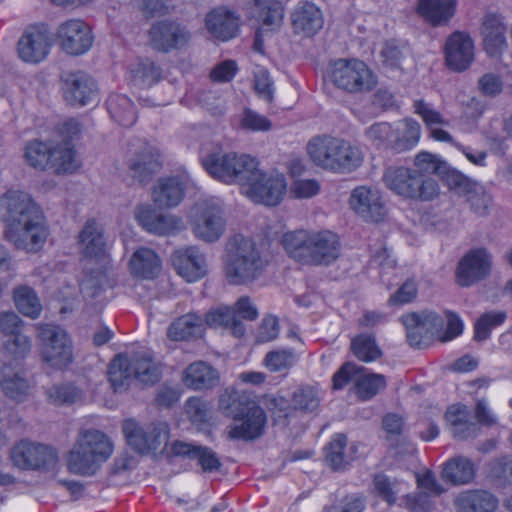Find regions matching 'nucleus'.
Segmentation results:
<instances>
[{
  "mask_svg": "<svg viewBox=\"0 0 512 512\" xmlns=\"http://www.w3.org/2000/svg\"><path fill=\"white\" fill-rule=\"evenodd\" d=\"M282 245L292 259L308 266H329L341 253L339 236L330 230L290 231L283 235Z\"/></svg>",
  "mask_w": 512,
  "mask_h": 512,
  "instance_id": "1",
  "label": "nucleus"
},
{
  "mask_svg": "<svg viewBox=\"0 0 512 512\" xmlns=\"http://www.w3.org/2000/svg\"><path fill=\"white\" fill-rule=\"evenodd\" d=\"M307 153L317 167L339 174L351 173L363 162L359 147L327 134L312 137L307 143Z\"/></svg>",
  "mask_w": 512,
  "mask_h": 512,
  "instance_id": "2",
  "label": "nucleus"
},
{
  "mask_svg": "<svg viewBox=\"0 0 512 512\" xmlns=\"http://www.w3.org/2000/svg\"><path fill=\"white\" fill-rule=\"evenodd\" d=\"M225 277L229 284L247 285L264 273L269 261L250 238L235 235L227 244Z\"/></svg>",
  "mask_w": 512,
  "mask_h": 512,
  "instance_id": "3",
  "label": "nucleus"
},
{
  "mask_svg": "<svg viewBox=\"0 0 512 512\" xmlns=\"http://www.w3.org/2000/svg\"><path fill=\"white\" fill-rule=\"evenodd\" d=\"M160 376L159 364L148 350L118 354L108 369V379L114 392L126 391L133 381L153 385Z\"/></svg>",
  "mask_w": 512,
  "mask_h": 512,
  "instance_id": "4",
  "label": "nucleus"
},
{
  "mask_svg": "<svg viewBox=\"0 0 512 512\" xmlns=\"http://www.w3.org/2000/svg\"><path fill=\"white\" fill-rule=\"evenodd\" d=\"M112 452L113 445L103 432L96 429L82 430L69 452L68 468L74 474L93 475Z\"/></svg>",
  "mask_w": 512,
  "mask_h": 512,
  "instance_id": "5",
  "label": "nucleus"
},
{
  "mask_svg": "<svg viewBox=\"0 0 512 512\" xmlns=\"http://www.w3.org/2000/svg\"><path fill=\"white\" fill-rule=\"evenodd\" d=\"M383 182L392 192L408 200L432 201L440 193L439 184L435 179L412 167H388L384 171Z\"/></svg>",
  "mask_w": 512,
  "mask_h": 512,
  "instance_id": "6",
  "label": "nucleus"
},
{
  "mask_svg": "<svg viewBox=\"0 0 512 512\" xmlns=\"http://www.w3.org/2000/svg\"><path fill=\"white\" fill-rule=\"evenodd\" d=\"M33 327L39 343L40 356L45 364L53 369L62 370L72 363V342L61 326L37 323Z\"/></svg>",
  "mask_w": 512,
  "mask_h": 512,
  "instance_id": "7",
  "label": "nucleus"
},
{
  "mask_svg": "<svg viewBox=\"0 0 512 512\" xmlns=\"http://www.w3.org/2000/svg\"><path fill=\"white\" fill-rule=\"evenodd\" d=\"M327 77L335 87L351 94L370 92L377 84V77L368 65L354 58L332 62Z\"/></svg>",
  "mask_w": 512,
  "mask_h": 512,
  "instance_id": "8",
  "label": "nucleus"
},
{
  "mask_svg": "<svg viewBox=\"0 0 512 512\" xmlns=\"http://www.w3.org/2000/svg\"><path fill=\"white\" fill-rule=\"evenodd\" d=\"M3 233L15 249L34 254L44 246L49 230L39 213L23 220H6Z\"/></svg>",
  "mask_w": 512,
  "mask_h": 512,
  "instance_id": "9",
  "label": "nucleus"
},
{
  "mask_svg": "<svg viewBox=\"0 0 512 512\" xmlns=\"http://www.w3.org/2000/svg\"><path fill=\"white\" fill-rule=\"evenodd\" d=\"M123 432L129 446L138 453L146 454L166 445L169 427L165 422L141 426L135 420L128 419L123 423Z\"/></svg>",
  "mask_w": 512,
  "mask_h": 512,
  "instance_id": "10",
  "label": "nucleus"
},
{
  "mask_svg": "<svg viewBox=\"0 0 512 512\" xmlns=\"http://www.w3.org/2000/svg\"><path fill=\"white\" fill-rule=\"evenodd\" d=\"M191 224L198 239L208 243L215 242L225 230L223 211L213 201H202L196 204L193 210Z\"/></svg>",
  "mask_w": 512,
  "mask_h": 512,
  "instance_id": "11",
  "label": "nucleus"
},
{
  "mask_svg": "<svg viewBox=\"0 0 512 512\" xmlns=\"http://www.w3.org/2000/svg\"><path fill=\"white\" fill-rule=\"evenodd\" d=\"M148 34L153 49L165 53L182 48L191 38L187 27L174 20L155 22Z\"/></svg>",
  "mask_w": 512,
  "mask_h": 512,
  "instance_id": "12",
  "label": "nucleus"
},
{
  "mask_svg": "<svg viewBox=\"0 0 512 512\" xmlns=\"http://www.w3.org/2000/svg\"><path fill=\"white\" fill-rule=\"evenodd\" d=\"M14 466L22 470H36L54 464L57 459L55 451L43 444L21 440L10 451Z\"/></svg>",
  "mask_w": 512,
  "mask_h": 512,
  "instance_id": "13",
  "label": "nucleus"
},
{
  "mask_svg": "<svg viewBox=\"0 0 512 512\" xmlns=\"http://www.w3.org/2000/svg\"><path fill=\"white\" fill-rule=\"evenodd\" d=\"M62 91L65 101L71 106L82 107L98 101V85L92 76L83 71L66 74Z\"/></svg>",
  "mask_w": 512,
  "mask_h": 512,
  "instance_id": "14",
  "label": "nucleus"
},
{
  "mask_svg": "<svg viewBox=\"0 0 512 512\" xmlns=\"http://www.w3.org/2000/svg\"><path fill=\"white\" fill-rule=\"evenodd\" d=\"M492 257L485 248L468 251L459 261L456 269L457 283L469 287L485 279L491 271Z\"/></svg>",
  "mask_w": 512,
  "mask_h": 512,
  "instance_id": "15",
  "label": "nucleus"
},
{
  "mask_svg": "<svg viewBox=\"0 0 512 512\" xmlns=\"http://www.w3.org/2000/svg\"><path fill=\"white\" fill-rule=\"evenodd\" d=\"M61 48L70 55H81L87 52L93 43L90 27L80 19L63 22L57 31Z\"/></svg>",
  "mask_w": 512,
  "mask_h": 512,
  "instance_id": "16",
  "label": "nucleus"
},
{
  "mask_svg": "<svg viewBox=\"0 0 512 512\" xmlns=\"http://www.w3.org/2000/svg\"><path fill=\"white\" fill-rule=\"evenodd\" d=\"M446 66L455 72L465 71L474 60V43L464 32H454L446 40L444 46Z\"/></svg>",
  "mask_w": 512,
  "mask_h": 512,
  "instance_id": "17",
  "label": "nucleus"
},
{
  "mask_svg": "<svg viewBox=\"0 0 512 512\" xmlns=\"http://www.w3.org/2000/svg\"><path fill=\"white\" fill-rule=\"evenodd\" d=\"M246 185L247 194L253 201L268 206L277 205L286 190L285 178L282 175L267 176L260 169L255 179L248 181Z\"/></svg>",
  "mask_w": 512,
  "mask_h": 512,
  "instance_id": "18",
  "label": "nucleus"
},
{
  "mask_svg": "<svg viewBox=\"0 0 512 512\" xmlns=\"http://www.w3.org/2000/svg\"><path fill=\"white\" fill-rule=\"evenodd\" d=\"M349 204L366 221L379 222L386 215L380 191L368 186L356 187L350 195Z\"/></svg>",
  "mask_w": 512,
  "mask_h": 512,
  "instance_id": "19",
  "label": "nucleus"
},
{
  "mask_svg": "<svg viewBox=\"0 0 512 512\" xmlns=\"http://www.w3.org/2000/svg\"><path fill=\"white\" fill-rule=\"evenodd\" d=\"M190 182V177L185 172L159 178L152 190L153 202L159 208L177 206L182 201Z\"/></svg>",
  "mask_w": 512,
  "mask_h": 512,
  "instance_id": "20",
  "label": "nucleus"
},
{
  "mask_svg": "<svg viewBox=\"0 0 512 512\" xmlns=\"http://www.w3.org/2000/svg\"><path fill=\"white\" fill-rule=\"evenodd\" d=\"M50 46L51 42L47 29L40 26H30L26 28L19 39L17 51L23 61L38 63L48 55Z\"/></svg>",
  "mask_w": 512,
  "mask_h": 512,
  "instance_id": "21",
  "label": "nucleus"
},
{
  "mask_svg": "<svg viewBox=\"0 0 512 512\" xmlns=\"http://www.w3.org/2000/svg\"><path fill=\"white\" fill-rule=\"evenodd\" d=\"M136 219L143 229L158 236L173 235L184 229V223L180 217L159 213L150 206L138 207Z\"/></svg>",
  "mask_w": 512,
  "mask_h": 512,
  "instance_id": "22",
  "label": "nucleus"
},
{
  "mask_svg": "<svg viewBox=\"0 0 512 512\" xmlns=\"http://www.w3.org/2000/svg\"><path fill=\"white\" fill-rule=\"evenodd\" d=\"M292 31L301 38H310L323 27L321 10L312 2L300 1L290 15Z\"/></svg>",
  "mask_w": 512,
  "mask_h": 512,
  "instance_id": "23",
  "label": "nucleus"
},
{
  "mask_svg": "<svg viewBox=\"0 0 512 512\" xmlns=\"http://www.w3.org/2000/svg\"><path fill=\"white\" fill-rule=\"evenodd\" d=\"M172 262L178 274L188 282L202 278L207 272L205 255L194 246L176 250Z\"/></svg>",
  "mask_w": 512,
  "mask_h": 512,
  "instance_id": "24",
  "label": "nucleus"
},
{
  "mask_svg": "<svg viewBox=\"0 0 512 512\" xmlns=\"http://www.w3.org/2000/svg\"><path fill=\"white\" fill-rule=\"evenodd\" d=\"M229 427V437L237 440H254L259 438L265 429L267 417L264 410L258 405H251L250 409Z\"/></svg>",
  "mask_w": 512,
  "mask_h": 512,
  "instance_id": "25",
  "label": "nucleus"
},
{
  "mask_svg": "<svg viewBox=\"0 0 512 512\" xmlns=\"http://www.w3.org/2000/svg\"><path fill=\"white\" fill-rule=\"evenodd\" d=\"M159 157L156 149L143 143L139 151L129 159L131 177L139 183H148L161 168Z\"/></svg>",
  "mask_w": 512,
  "mask_h": 512,
  "instance_id": "26",
  "label": "nucleus"
},
{
  "mask_svg": "<svg viewBox=\"0 0 512 512\" xmlns=\"http://www.w3.org/2000/svg\"><path fill=\"white\" fill-rule=\"evenodd\" d=\"M205 26L214 38L228 41L237 35L240 18L225 7H217L206 15Z\"/></svg>",
  "mask_w": 512,
  "mask_h": 512,
  "instance_id": "27",
  "label": "nucleus"
},
{
  "mask_svg": "<svg viewBox=\"0 0 512 512\" xmlns=\"http://www.w3.org/2000/svg\"><path fill=\"white\" fill-rule=\"evenodd\" d=\"M0 387L7 398L17 403L28 400L33 388L23 369L13 370L11 367L3 368Z\"/></svg>",
  "mask_w": 512,
  "mask_h": 512,
  "instance_id": "28",
  "label": "nucleus"
},
{
  "mask_svg": "<svg viewBox=\"0 0 512 512\" xmlns=\"http://www.w3.org/2000/svg\"><path fill=\"white\" fill-rule=\"evenodd\" d=\"M182 381L192 390L211 389L218 384L219 374L208 363L196 361L183 371Z\"/></svg>",
  "mask_w": 512,
  "mask_h": 512,
  "instance_id": "29",
  "label": "nucleus"
},
{
  "mask_svg": "<svg viewBox=\"0 0 512 512\" xmlns=\"http://www.w3.org/2000/svg\"><path fill=\"white\" fill-rule=\"evenodd\" d=\"M0 207L5 209L6 220H23L39 214L30 196L19 190H9L0 198Z\"/></svg>",
  "mask_w": 512,
  "mask_h": 512,
  "instance_id": "30",
  "label": "nucleus"
},
{
  "mask_svg": "<svg viewBox=\"0 0 512 512\" xmlns=\"http://www.w3.org/2000/svg\"><path fill=\"white\" fill-rule=\"evenodd\" d=\"M79 242L83 246L82 253L86 258H101L105 255L103 229L94 219L85 223L79 234Z\"/></svg>",
  "mask_w": 512,
  "mask_h": 512,
  "instance_id": "31",
  "label": "nucleus"
},
{
  "mask_svg": "<svg viewBox=\"0 0 512 512\" xmlns=\"http://www.w3.org/2000/svg\"><path fill=\"white\" fill-rule=\"evenodd\" d=\"M498 504V499L486 490L465 491L456 499V505L462 512H494Z\"/></svg>",
  "mask_w": 512,
  "mask_h": 512,
  "instance_id": "32",
  "label": "nucleus"
},
{
  "mask_svg": "<svg viewBox=\"0 0 512 512\" xmlns=\"http://www.w3.org/2000/svg\"><path fill=\"white\" fill-rule=\"evenodd\" d=\"M235 153L210 154L202 159L204 169L215 179L224 183H235Z\"/></svg>",
  "mask_w": 512,
  "mask_h": 512,
  "instance_id": "33",
  "label": "nucleus"
},
{
  "mask_svg": "<svg viewBox=\"0 0 512 512\" xmlns=\"http://www.w3.org/2000/svg\"><path fill=\"white\" fill-rule=\"evenodd\" d=\"M204 320L195 313L185 314L170 324L167 336L173 341H186L202 336Z\"/></svg>",
  "mask_w": 512,
  "mask_h": 512,
  "instance_id": "34",
  "label": "nucleus"
},
{
  "mask_svg": "<svg viewBox=\"0 0 512 512\" xmlns=\"http://www.w3.org/2000/svg\"><path fill=\"white\" fill-rule=\"evenodd\" d=\"M129 267L132 275L143 279H153L161 270V261L152 249L141 247L133 253Z\"/></svg>",
  "mask_w": 512,
  "mask_h": 512,
  "instance_id": "35",
  "label": "nucleus"
},
{
  "mask_svg": "<svg viewBox=\"0 0 512 512\" xmlns=\"http://www.w3.org/2000/svg\"><path fill=\"white\" fill-rule=\"evenodd\" d=\"M252 16L262 23L261 30L279 28L284 15L280 0H253Z\"/></svg>",
  "mask_w": 512,
  "mask_h": 512,
  "instance_id": "36",
  "label": "nucleus"
},
{
  "mask_svg": "<svg viewBox=\"0 0 512 512\" xmlns=\"http://www.w3.org/2000/svg\"><path fill=\"white\" fill-rule=\"evenodd\" d=\"M506 27L501 18L495 14L485 16L482 24V35L486 51L490 55L496 54L506 46Z\"/></svg>",
  "mask_w": 512,
  "mask_h": 512,
  "instance_id": "37",
  "label": "nucleus"
},
{
  "mask_svg": "<svg viewBox=\"0 0 512 512\" xmlns=\"http://www.w3.org/2000/svg\"><path fill=\"white\" fill-rule=\"evenodd\" d=\"M456 0H420L418 13L432 25L449 21L455 10Z\"/></svg>",
  "mask_w": 512,
  "mask_h": 512,
  "instance_id": "38",
  "label": "nucleus"
},
{
  "mask_svg": "<svg viewBox=\"0 0 512 512\" xmlns=\"http://www.w3.org/2000/svg\"><path fill=\"white\" fill-rule=\"evenodd\" d=\"M206 324L211 328H224L231 331L235 337L245 334V327L241 320L236 318V312L229 306L211 309L205 317Z\"/></svg>",
  "mask_w": 512,
  "mask_h": 512,
  "instance_id": "39",
  "label": "nucleus"
},
{
  "mask_svg": "<svg viewBox=\"0 0 512 512\" xmlns=\"http://www.w3.org/2000/svg\"><path fill=\"white\" fill-rule=\"evenodd\" d=\"M474 475L473 462L462 456L447 461L442 470V478L454 485L467 484L474 478Z\"/></svg>",
  "mask_w": 512,
  "mask_h": 512,
  "instance_id": "40",
  "label": "nucleus"
},
{
  "mask_svg": "<svg viewBox=\"0 0 512 512\" xmlns=\"http://www.w3.org/2000/svg\"><path fill=\"white\" fill-rule=\"evenodd\" d=\"M13 301L23 316L34 320L41 315V301L35 290L28 285H19L13 289Z\"/></svg>",
  "mask_w": 512,
  "mask_h": 512,
  "instance_id": "41",
  "label": "nucleus"
},
{
  "mask_svg": "<svg viewBox=\"0 0 512 512\" xmlns=\"http://www.w3.org/2000/svg\"><path fill=\"white\" fill-rule=\"evenodd\" d=\"M106 105L111 118L121 126L130 127L135 123L134 106L126 95L113 93L109 95Z\"/></svg>",
  "mask_w": 512,
  "mask_h": 512,
  "instance_id": "42",
  "label": "nucleus"
},
{
  "mask_svg": "<svg viewBox=\"0 0 512 512\" xmlns=\"http://www.w3.org/2000/svg\"><path fill=\"white\" fill-rule=\"evenodd\" d=\"M251 405H255V403L234 389H226L219 398V408L222 413L236 421L250 409Z\"/></svg>",
  "mask_w": 512,
  "mask_h": 512,
  "instance_id": "43",
  "label": "nucleus"
},
{
  "mask_svg": "<svg viewBox=\"0 0 512 512\" xmlns=\"http://www.w3.org/2000/svg\"><path fill=\"white\" fill-rule=\"evenodd\" d=\"M386 378L382 374L368 373L364 367L355 379V393L361 400H370L386 387Z\"/></svg>",
  "mask_w": 512,
  "mask_h": 512,
  "instance_id": "44",
  "label": "nucleus"
},
{
  "mask_svg": "<svg viewBox=\"0 0 512 512\" xmlns=\"http://www.w3.org/2000/svg\"><path fill=\"white\" fill-rule=\"evenodd\" d=\"M161 68L155 63L145 60L138 62L130 70V78L134 86L148 88L161 79Z\"/></svg>",
  "mask_w": 512,
  "mask_h": 512,
  "instance_id": "45",
  "label": "nucleus"
},
{
  "mask_svg": "<svg viewBox=\"0 0 512 512\" xmlns=\"http://www.w3.org/2000/svg\"><path fill=\"white\" fill-rule=\"evenodd\" d=\"M405 128L399 133L394 131V140L392 142V150L403 152L410 150L417 145L421 135L420 124L411 118L404 120Z\"/></svg>",
  "mask_w": 512,
  "mask_h": 512,
  "instance_id": "46",
  "label": "nucleus"
},
{
  "mask_svg": "<svg viewBox=\"0 0 512 512\" xmlns=\"http://www.w3.org/2000/svg\"><path fill=\"white\" fill-rule=\"evenodd\" d=\"M50 167L57 173H71L78 167L75 151L69 142L51 149Z\"/></svg>",
  "mask_w": 512,
  "mask_h": 512,
  "instance_id": "47",
  "label": "nucleus"
},
{
  "mask_svg": "<svg viewBox=\"0 0 512 512\" xmlns=\"http://www.w3.org/2000/svg\"><path fill=\"white\" fill-rule=\"evenodd\" d=\"M506 319L505 311L491 310L483 313L474 324V339L478 342L487 340L491 331L501 326Z\"/></svg>",
  "mask_w": 512,
  "mask_h": 512,
  "instance_id": "48",
  "label": "nucleus"
},
{
  "mask_svg": "<svg viewBox=\"0 0 512 512\" xmlns=\"http://www.w3.org/2000/svg\"><path fill=\"white\" fill-rule=\"evenodd\" d=\"M351 349L354 355L364 362H371L382 356V351L376 344L375 337L371 334L355 336L351 341Z\"/></svg>",
  "mask_w": 512,
  "mask_h": 512,
  "instance_id": "49",
  "label": "nucleus"
},
{
  "mask_svg": "<svg viewBox=\"0 0 512 512\" xmlns=\"http://www.w3.org/2000/svg\"><path fill=\"white\" fill-rule=\"evenodd\" d=\"M291 403L295 410L313 412L320 404L319 391L310 385H303L294 390Z\"/></svg>",
  "mask_w": 512,
  "mask_h": 512,
  "instance_id": "50",
  "label": "nucleus"
},
{
  "mask_svg": "<svg viewBox=\"0 0 512 512\" xmlns=\"http://www.w3.org/2000/svg\"><path fill=\"white\" fill-rule=\"evenodd\" d=\"M51 149L46 143L32 141L26 146L25 159L30 166L44 170L50 166Z\"/></svg>",
  "mask_w": 512,
  "mask_h": 512,
  "instance_id": "51",
  "label": "nucleus"
},
{
  "mask_svg": "<svg viewBox=\"0 0 512 512\" xmlns=\"http://www.w3.org/2000/svg\"><path fill=\"white\" fill-rule=\"evenodd\" d=\"M296 360V354L292 349H279L268 352L263 363L271 372H282L289 370Z\"/></svg>",
  "mask_w": 512,
  "mask_h": 512,
  "instance_id": "52",
  "label": "nucleus"
},
{
  "mask_svg": "<svg viewBox=\"0 0 512 512\" xmlns=\"http://www.w3.org/2000/svg\"><path fill=\"white\" fill-rule=\"evenodd\" d=\"M412 168L430 177L433 174L442 175L447 169V163L434 154L422 151L415 156Z\"/></svg>",
  "mask_w": 512,
  "mask_h": 512,
  "instance_id": "53",
  "label": "nucleus"
},
{
  "mask_svg": "<svg viewBox=\"0 0 512 512\" xmlns=\"http://www.w3.org/2000/svg\"><path fill=\"white\" fill-rule=\"evenodd\" d=\"M347 445V437L337 434L325 448L326 460L334 470L344 469L349 463L344 453Z\"/></svg>",
  "mask_w": 512,
  "mask_h": 512,
  "instance_id": "54",
  "label": "nucleus"
},
{
  "mask_svg": "<svg viewBox=\"0 0 512 512\" xmlns=\"http://www.w3.org/2000/svg\"><path fill=\"white\" fill-rule=\"evenodd\" d=\"M235 173L237 174L235 177V183L240 185H246L248 181L255 179V176L258 175V161L246 154H237L235 153Z\"/></svg>",
  "mask_w": 512,
  "mask_h": 512,
  "instance_id": "55",
  "label": "nucleus"
},
{
  "mask_svg": "<svg viewBox=\"0 0 512 512\" xmlns=\"http://www.w3.org/2000/svg\"><path fill=\"white\" fill-rule=\"evenodd\" d=\"M47 395L49 400L56 404H73L78 401L81 396V390H79L76 386L71 383H64L53 385L48 389Z\"/></svg>",
  "mask_w": 512,
  "mask_h": 512,
  "instance_id": "56",
  "label": "nucleus"
},
{
  "mask_svg": "<svg viewBox=\"0 0 512 512\" xmlns=\"http://www.w3.org/2000/svg\"><path fill=\"white\" fill-rule=\"evenodd\" d=\"M32 346V337L26 333L13 339L4 340L3 351L14 360H22L30 354Z\"/></svg>",
  "mask_w": 512,
  "mask_h": 512,
  "instance_id": "57",
  "label": "nucleus"
},
{
  "mask_svg": "<svg viewBox=\"0 0 512 512\" xmlns=\"http://www.w3.org/2000/svg\"><path fill=\"white\" fill-rule=\"evenodd\" d=\"M414 113L419 115L425 125L430 129L436 125H447L448 121L437 111L431 103L424 100H415L413 103Z\"/></svg>",
  "mask_w": 512,
  "mask_h": 512,
  "instance_id": "58",
  "label": "nucleus"
},
{
  "mask_svg": "<svg viewBox=\"0 0 512 512\" xmlns=\"http://www.w3.org/2000/svg\"><path fill=\"white\" fill-rule=\"evenodd\" d=\"M365 135L375 145L392 149L394 130L390 124L386 122L375 123L366 130Z\"/></svg>",
  "mask_w": 512,
  "mask_h": 512,
  "instance_id": "59",
  "label": "nucleus"
},
{
  "mask_svg": "<svg viewBox=\"0 0 512 512\" xmlns=\"http://www.w3.org/2000/svg\"><path fill=\"white\" fill-rule=\"evenodd\" d=\"M466 193L470 208L480 216L485 215L492 201L491 196L477 185L471 186Z\"/></svg>",
  "mask_w": 512,
  "mask_h": 512,
  "instance_id": "60",
  "label": "nucleus"
},
{
  "mask_svg": "<svg viewBox=\"0 0 512 512\" xmlns=\"http://www.w3.org/2000/svg\"><path fill=\"white\" fill-rule=\"evenodd\" d=\"M364 371L363 366L352 362L344 363L340 369L333 375L332 383L334 390H341L351 381L355 382L358 375Z\"/></svg>",
  "mask_w": 512,
  "mask_h": 512,
  "instance_id": "61",
  "label": "nucleus"
},
{
  "mask_svg": "<svg viewBox=\"0 0 512 512\" xmlns=\"http://www.w3.org/2000/svg\"><path fill=\"white\" fill-rule=\"evenodd\" d=\"M241 127L253 132H265L271 129L272 123L267 117L251 109H245L241 118Z\"/></svg>",
  "mask_w": 512,
  "mask_h": 512,
  "instance_id": "62",
  "label": "nucleus"
},
{
  "mask_svg": "<svg viewBox=\"0 0 512 512\" xmlns=\"http://www.w3.org/2000/svg\"><path fill=\"white\" fill-rule=\"evenodd\" d=\"M194 460H197L203 472L212 473L218 471L221 467V461L211 448L199 445Z\"/></svg>",
  "mask_w": 512,
  "mask_h": 512,
  "instance_id": "63",
  "label": "nucleus"
},
{
  "mask_svg": "<svg viewBox=\"0 0 512 512\" xmlns=\"http://www.w3.org/2000/svg\"><path fill=\"white\" fill-rule=\"evenodd\" d=\"M185 410L194 423H205L208 421L210 407L209 404L201 398L190 397L185 404Z\"/></svg>",
  "mask_w": 512,
  "mask_h": 512,
  "instance_id": "64",
  "label": "nucleus"
}]
</instances>
